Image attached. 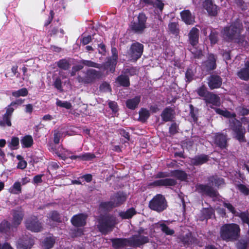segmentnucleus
<instances>
[{
    "label": "nucleus",
    "mask_w": 249,
    "mask_h": 249,
    "mask_svg": "<svg viewBox=\"0 0 249 249\" xmlns=\"http://www.w3.org/2000/svg\"><path fill=\"white\" fill-rule=\"evenodd\" d=\"M215 111L219 114L230 118V126L233 132L234 137L240 142H245L246 130L242 127L241 122L235 118V114L219 108H215Z\"/></svg>",
    "instance_id": "f257e3e1"
},
{
    "label": "nucleus",
    "mask_w": 249,
    "mask_h": 249,
    "mask_svg": "<svg viewBox=\"0 0 249 249\" xmlns=\"http://www.w3.org/2000/svg\"><path fill=\"white\" fill-rule=\"evenodd\" d=\"M27 165V162L23 160H20V161H19L18 165L17 168L20 169H25Z\"/></svg>",
    "instance_id": "bf43d9fd"
},
{
    "label": "nucleus",
    "mask_w": 249,
    "mask_h": 249,
    "mask_svg": "<svg viewBox=\"0 0 249 249\" xmlns=\"http://www.w3.org/2000/svg\"><path fill=\"white\" fill-rule=\"evenodd\" d=\"M100 89L103 91H110L109 85L107 83H103L100 87Z\"/></svg>",
    "instance_id": "0e129e2a"
},
{
    "label": "nucleus",
    "mask_w": 249,
    "mask_h": 249,
    "mask_svg": "<svg viewBox=\"0 0 249 249\" xmlns=\"http://www.w3.org/2000/svg\"><path fill=\"white\" fill-rule=\"evenodd\" d=\"M223 205L225 207L227 208L228 210L234 215L236 214L237 212H236L234 208L231 204L228 202H224L223 203Z\"/></svg>",
    "instance_id": "864d4df0"
},
{
    "label": "nucleus",
    "mask_w": 249,
    "mask_h": 249,
    "mask_svg": "<svg viewBox=\"0 0 249 249\" xmlns=\"http://www.w3.org/2000/svg\"><path fill=\"white\" fill-rule=\"evenodd\" d=\"M169 31L173 34L177 35L178 33V25L176 22H172L169 24Z\"/></svg>",
    "instance_id": "09e8293b"
},
{
    "label": "nucleus",
    "mask_w": 249,
    "mask_h": 249,
    "mask_svg": "<svg viewBox=\"0 0 249 249\" xmlns=\"http://www.w3.org/2000/svg\"><path fill=\"white\" fill-rule=\"evenodd\" d=\"M179 239L184 245H191L196 242L195 238L192 236V233L190 232L180 236Z\"/></svg>",
    "instance_id": "bb28decb"
},
{
    "label": "nucleus",
    "mask_w": 249,
    "mask_h": 249,
    "mask_svg": "<svg viewBox=\"0 0 249 249\" xmlns=\"http://www.w3.org/2000/svg\"><path fill=\"white\" fill-rule=\"evenodd\" d=\"M210 40L212 44H215L217 41V34L213 32H212L210 35Z\"/></svg>",
    "instance_id": "4d7b16f0"
},
{
    "label": "nucleus",
    "mask_w": 249,
    "mask_h": 249,
    "mask_svg": "<svg viewBox=\"0 0 249 249\" xmlns=\"http://www.w3.org/2000/svg\"><path fill=\"white\" fill-rule=\"evenodd\" d=\"M34 244L33 239L28 236L20 239L17 244L18 249H30Z\"/></svg>",
    "instance_id": "4468645a"
},
{
    "label": "nucleus",
    "mask_w": 249,
    "mask_h": 249,
    "mask_svg": "<svg viewBox=\"0 0 249 249\" xmlns=\"http://www.w3.org/2000/svg\"><path fill=\"white\" fill-rule=\"evenodd\" d=\"M21 184L18 181L15 182L13 185L9 189V192L14 194H18L21 193Z\"/></svg>",
    "instance_id": "c9c22d12"
},
{
    "label": "nucleus",
    "mask_w": 249,
    "mask_h": 249,
    "mask_svg": "<svg viewBox=\"0 0 249 249\" xmlns=\"http://www.w3.org/2000/svg\"><path fill=\"white\" fill-rule=\"evenodd\" d=\"M173 177L181 181L186 180L187 178V174L183 171L175 170L170 172H160L157 174L158 178H166Z\"/></svg>",
    "instance_id": "6e6552de"
},
{
    "label": "nucleus",
    "mask_w": 249,
    "mask_h": 249,
    "mask_svg": "<svg viewBox=\"0 0 249 249\" xmlns=\"http://www.w3.org/2000/svg\"><path fill=\"white\" fill-rule=\"evenodd\" d=\"M149 207L154 211L160 212L166 208L167 203L164 197L161 195L158 194L149 202Z\"/></svg>",
    "instance_id": "0eeeda50"
},
{
    "label": "nucleus",
    "mask_w": 249,
    "mask_h": 249,
    "mask_svg": "<svg viewBox=\"0 0 249 249\" xmlns=\"http://www.w3.org/2000/svg\"><path fill=\"white\" fill-rule=\"evenodd\" d=\"M240 232V228L236 224H229L223 225L220 230L221 238L226 241L236 240Z\"/></svg>",
    "instance_id": "20e7f679"
},
{
    "label": "nucleus",
    "mask_w": 249,
    "mask_h": 249,
    "mask_svg": "<svg viewBox=\"0 0 249 249\" xmlns=\"http://www.w3.org/2000/svg\"><path fill=\"white\" fill-rule=\"evenodd\" d=\"M86 215L84 214L75 215L71 218V222L75 227L83 226L86 224Z\"/></svg>",
    "instance_id": "412c9836"
},
{
    "label": "nucleus",
    "mask_w": 249,
    "mask_h": 249,
    "mask_svg": "<svg viewBox=\"0 0 249 249\" xmlns=\"http://www.w3.org/2000/svg\"><path fill=\"white\" fill-rule=\"evenodd\" d=\"M14 110V108L11 107H7L5 113L3 115L2 119L0 120V126H11V117Z\"/></svg>",
    "instance_id": "ddd939ff"
},
{
    "label": "nucleus",
    "mask_w": 249,
    "mask_h": 249,
    "mask_svg": "<svg viewBox=\"0 0 249 249\" xmlns=\"http://www.w3.org/2000/svg\"><path fill=\"white\" fill-rule=\"evenodd\" d=\"M161 116L164 121H170L172 119L173 110L171 108H166L163 111Z\"/></svg>",
    "instance_id": "2f4dec72"
},
{
    "label": "nucleus",
    "mask_w": 249,
    "mask_h": 249,
    "mask_svg": "<svg viewBox=\"0 0 249 249\" xmlns=\"http://www.w3.org/2000/svg\"><path fill=\"white\" fill-rule=\"evenodd\" d=\"M236 111L242 115L248 114L249 113V110L247 109L241 107L236 108Z\"/></svg>",
    "instance_id": "680f3d73"
},
{
    "label": "nucleus",
    "mask_w": 249,
    "mask_h": 249,
    "mask_svg": "<svg viewBox=\"0 0 249 249\" xmlns=\"http://www.w3.org/2000/svg\"><path fill=\"white\" fill-rule=\"evenodd\" d=\"M112 56L111 61L109 62L112 65V67L110 69V71L113 72L115 70L114 66L117 63V59L118 58L117 50L115 48H112L111 49Z\"/></svg>",
    "instance_id": "473e14b6"
},
{
    "label": "nucleus",
    "mask_w": 249,
    "mask_h": 249,
    "mask_svg": "<svg viewBox=\"0 0 249 249\" xmlns=\"http://www.w3.org/2000/svg\"><path fill=\"white\" fill-rule=\"evenodd\" d=\"M208 160V156L205 155L196 157L192 160V163L196 165H200L206 162Z\"/></svg>",
    "instance_id": "7c9ffc66"
},
{
    "label": "nucleus",
    "mask_w": 249,
    "mask_h": 249,
    "mask_svg": "<svg viewBox=\"0 0 249 249\" xmlns=\"http://www.w3.org/2000/svg\"><path fill=\"white\" fill-rule=\"evenodd\" d=\"M108 106L113 112H116L117 111V105L116 102L110 101Z\"/></svg>",
    "instance_id": "69168bd1"
},
{
    "label": "nucleus",
    "mask_w": 249,
    "mask_h": 249,
    "mask_svg": "<svg viewBox=\"0 0 249 249\" xmlns=\"http://www.w3.org/2000/svg\"><path fill=\"white\" fill-rule=\"evenodd\" d=\"M55 243V239L53 237L46 238L43 242L44 249H50L52 248Z\"/></svg>",
    "instance_id": "f704fd0d"
},
{
    "label": "nucleus",
    "mask_w": 249,
    "mask_h": 249,
    "mask_svg": "<svg viewBox=\"0 0 249 249\" xmlns=\"http://www.w3.org/2000/svg\"><path fill=\"white\" fill-rule=\"evenodd\" d=\"M23 217V213L21 211H15L13 212L12 223L14 226L18 225L21 222Z\"/></svg>",
    "instance_id": "c85d7f7f"
},
{
    "label": "nucleus",
    "mask_w": 249,
    "mask_h": 249,
    "mask_svg": "<svg viewBox=\"0 0 249 249\" xmlns=\"http://www.w3.org/2000/svg\"><path fill=\"white\" fill-rule=\"evenodd\" d=\"M242 26L239 21L232 24L229 27H226L223 31L224 37L228 40H235L241 46L246 47L248 44L244 41V37L240 36Z\"/></svg>",
    "instance_id": "7ed1b4c3"
},
{
    "label": "nucleus",
    "mask_w": 249,
    "mask_h": 249,
    "mask_svg": "<svg viewBox=\"0 0 249 249\" xmlns=\"http://www.w3.org/2000/svg\"><path fill=\"white\" fill-rule=\"evenodd\" d=\"M149 116L148 110L142 108L139 111V119L142 122L146 121Z\"/></svg>",
    "instance_id": "a19ab883"
},
{
    "label": "nucleus",
    "mask_w": 249,
    "mask_h": 249,
    "mask_svg": "<svg viewBox=\"0 0 249 249\" xmlns=\"http://www.w3.org/2000/svg\"><path fill=\"white\" fill-rule=\"evenodd\" d=\"M56 104L57 106L65 108L66 109H70L71 107V105L70 102L67 101H63L57 99Z\"/></svg>",
    "instance_id": "a18cd8bd"
},
{
    "label": "nucleus",
    "mask_w": 249,
    "mask_h": 249,
    "mask_svg": "<svg viewBox=\"0 0 249 249\" xmlns=\"http://www.w3.org/2000/svg\"><path fill=\"white\" fill-rule=\"evenodd\" d=\"M157 177V175H156ZM163 178L157 180L151 183V185L154 186H173L176 184V181L173 178Z\"/></svg>",
    "instance_id": "2eb2a0df"
},
{
    "label": "nucleus",
    "mask_w": 249,
    "mask_h": 249,
    "mask_svg": "<svg viewBox=\"0 0 249 249\" xmlns=\"http://www.w3.org/2000/svg\"><path fill=\"white\" fill-rule=\"evenodd\" d=\"M180 16L182 20L186 24H193L195 22V17L192 16L188 10H185L181 12Z\"/></svg>",
    "instance_id": "5701e85b"
},
{
    "label": "nucleus",
    "mask_w": 249,
    "mask_h": 249,
    "mask_svg": "<svg viewBox=\"0 0 249 249\" xmlns=\"http://www.w3.org/2000/svg\"><path fill=\"white\" fill-rule=\"evenodd\" d=\"M54 86L57 89L62 90V82L59 78L56 79L54 82Z\"/></svg>",
    "instance_id": "13d9d810"
},
{
    "label": "nucleus",
    "mask_w": 249,
    "mask_h": 249,
    "mask_svg": "<svg viewBox=\"0 0 249 249\" xmlns=\"http://www.w3.org/2000/svg\"><path fill=\"white\" fill-rule=\"evenodd\" d=\"M202 66L207 71L213 70L216 68V57L213 54L209 55L208 59L205 61Z\"/></svg>",
    "instance_id": "f3484780"
},
{
    "label": "nucleus",
    "mask_w": 249,
    "mask_h": 249,
    "mask_svg": "<svg viewBox=\"0 0 249 249\" xmlns=\"http://www.w3.org/2000/svg\"><path fill=\"white\" fill-rule=\"evenodd\" d=\"M189 42L193 46H196L198 42L199 30L193 27L188 34Z\"/></svg>",
    "instance_id": "dca6fc26"
},
{
    "label": "nucleus",
    "mask_w": 249,
    "mask_h": 249,
    "mask_svg": "<svg viewBox=\"0 0 249 249\" xmlns=\"http://www.w3.org/2000/svg\"><path fill=\"white\" fill-rule=\"evenodd\" d=\"M28 93V90L26 88H22L18 90L12 92V95L15 97H18L20 96H26Z\"/></svg>",
    "instance_id": "ea45409f"
},
{
    "label": "nucleus",
    "mask_w": 249,
    "mask_h": 249,
    "mask_svg": "<svg viewBox=\"0 0 249 249\" xmlns=\"http://www.w3.org/2000/svg\"><path fill=\"white\" fill-rule=\"evenodd\" d=\"M100 76L99 72L94 69L89 70L85 78L79 76L77 78L79 82L90 83Z\"/></svg>",
    "instance_id": "9b49d317"
},
{
    "label": "nucleus",
    "mask_w": 249,
    "mask_h": 249,
    "mask_svg": "<svg viewBox=\"0 0 249 249\" xmlns=\"http://www.w3.org/2000/svg\"><path fill=\"white\" fill-rule=\"evenodd\" d=\"M196 92L200 96L203 98L204 100L205 99L207 95L210 93L206 90V87H204V86H202L201 87L197 89L196 90Z\"/></svg>",
    "instance_id": "37998d69"
},
{
    "label": "nucleus",
    "mask_w": 249,
    "mask_h": 249,
    "mask_svg": "<svg viewBox=\"0 0 249 249\" xmlns=\"http://www.w3.org/2000/svg\"><path fill=\"white\" fill-rule=\"evenodd\" d=\"M203 7L210 15L215 16L217 13V7L213 4V0H205Z\"/></svg>",
    "instance_id": "a211bd4d"
},
{
    "label": "nucleus",
    "mask_w": 249,
    "mask_h": 249,
    "mask_svg": "<svg viewBox=\"0 0 249 249\" xmlns=\"http://www.w3.org/2000/svg\"><path fill=\"white\" fill-rule=\"evenodd\" d=\"M235 216H238L242 219L244 223L249 225V214L248 212L239 213L237 212Z\"/></svg>",
    "instance_id": "58836bf2"
},
{
    "label": "nucleus",
    "mask_w": 249,
    "mask_h": 249,
    "mask_svg": "<svg viewBox=\"0 0 249 249\" xmlns=\"http://www.w3.org/2000/svg\"><path fill=\"white\" fill-rule=\"evenodd\" d=\"M159 227L161 229V230L167 235H171L174 233V230L169 229L164 223H161L159 224Z\"/></svg>",
    "instance_id": "c03bdc74"
},
{
    "label": "nucleus",
    "mask_w": 249,
    "mask_h": 249,
    "mask_svg": "<svg viewBox=\"0 0 249 249\" xmlns=\"http://www.w3.org/2000/svg\"><path fill=\"white\" fill-rule=\"evenodd\" d=\"M62 136V134L59 131H55L54 133L53 142L57 144L59 142L60 139Z\"/></svg>",
    "instance_id": "6e6d98bb"
},
{
    "label": "nucleus",
    "mask_w": 249,
    "mask_h": 249,
    "mask_svg": "<svg viewBox=\"0 0 249 249\" xmlns=\"http://www.w3.org/2000/svg\"><path fill=\"white\" fill-rule=\"evenodd\" d=\"M185 76L187 79V81L190 82L192 80L194 76V72L191 69H187L186 73Z\"/></svg>",
    "instance_id": "5fc2aeb1"
},
{
    "label": "nucleus",
    "mask_w": 249,
    "mask_h": 249,
    "mask_svg": "<svg viewBox=\"0 0 249 249\" xmlns=\"http://www.w3.org/2000/svg\"><path fill=\"white\" fill-rule=\"evenodd\" d=\"M23 100H18L15 102H12L11 104L8 107H11L14 108V109L17 107V105H19L23 103Z\"/></svg>",
    "instance_id": "338daca9"
},
{
    "label": "nucleus",
    "mask_w": 249,
    "mask_h": 249,
    "mask_svg": "<svg viewBox=\"0 0 249 249\" xmlns=\"http://www.w3.org/2000/svg\"><path fill=\"white\" fill-rule=\"evenodd\" d=\"M10 230V226L8 222L2 221L0 225V232L1 233H7Z\"/></svg>",
    "instance_id": "79ce46f5"
},
{
    "label": "nucleus",
    "mask_w": 249,
    "mask_h": 249,
    "mask_svg": "<svg viewBox=\"0 0 249 249\" xmlns=\"http://www.w3.org/2000/svg\"><path fill=\"white\" fill-rule=\"evenodd\" d=\"M80 159L84 160H90L95 158L94 154L91 153H86L78 157Z\"/></svg>",
    "instance_id": "49530a36"
},
{
    "label": "nucleus",
    "mask_w": 249,
    "mask_h": 249,
    "mask_svg": "<svg viewBox=\"0 0 249 249\" xmlns=\"http://www.w3.org/2000/svg\"><path fill=\"white\" fill-rule=\"evenodd\" d=\"M238 77L244 80L249 79V61H247L245 64V68L241 69L237 73Z\"/></svg>",
    "instance_id": "393cba45"
},
{
    "label": "nucleus",
    "mask_w": 249,
    "mask_h": 249,
    "mask_svg": "<svg viewBox=\"0 0 249 249\" xmlns=\"http://www.w3.org/2000/svg\"><path fill=\"white\" fill-rule=\"evenodd\" d=\"M57 65L59 68L67 70L70 68V65L67 61L62 59L57 62Z\"/></svg>",
    "instance_id": "de8ad7c7"
},
{
    "label": "nucleus",
    "mask_w": 249,
    "mask_h": 249,
    "mask_svg": "<svg viewBox=\"0 0 249 249\" xmlns=\"http://www.w3.org/2000/svg\"><path fill=\"white\" fill-rule=\"evenodd\" d=\"M91 40V36H84L82 39L81 42L84 45H85L89 43Z\"/></svg>",
    "instance_id": "e2e57ef3"
},
{
    "label": "nucleus",
    "mask_w": 249,
    "mask_h": 249,
    "mask_svg": "<svg viewBox=\"0 0 249 249\" xmlns=\"http://www.w3.org/2000/svg\"><path fill=\"white\" fill-rule=\"evenodd\" d=\"M144 230L140 229L138 235L133 236L129 239L124 238H115L111 239L112 246L115 249L123 248L125 246L138 247L148 241L147 237L142 236Z\"/></svg>",
    "instance_id": "f03ea898"
},
{
    "label": "nucleus",
    "mask_w": 249,
    "mask_h": 249,
    "mask_svg": "<svg viewBox=\"0 0 249 249\" xmlns=\"http://www.w3.org/2000/svg\"><path fill=\"white\" fill-rule=\"evenodd\" d=\"M141 101V97L137 96L132 99H130L126 101V107L131 109H134L137 107Z\"/></svg>",
    "instance_id": "cd10ccee"
},
{
    "label": "nucleus",
    "mask_w": 249,
    "mask_h": 249,
    "mask_svg": "<svg viewBox=\"0 0 249 249\" xmlns=\"http://www.w3.org/2000/svg\"><path fill=\"white\" fill-rule=\"evenodd\" d=\"M117 223L118 221L115 216L110 215H102L98 219L97 227L101 232L106 234L111 231Z\"/></svg>",
    "instance_id": "39448f33"
},
{
    "label": "nucleus",
    "mask_w": 249,
    "mask_h": 249,
    "mask_svg": "<svg viewBox=\"0 0 249 249\" xmlns=\"http://www.w3.org/2000/svg\"><path fill=\"white\" fill-rule=\"evenodd\" d=\"M238 189L244 195H247L249 194V189L245 185L240 184L237 186Z\"/></svg>",
    "instance_id": "603ef678"
},
{
    "label": "nucleus",
    "mask_w": 249,
    "mask_h": 249,
    "mask_svg": "<svg viewBox=\"0 0 249 249\" xmlns=\"http://www.w3.org/2000/svg\"><path fill=\"white\" fill-rule=\"evenodd\" d=\"M25 111L26 113H31L33 110V106L32 104H29L25 106Z\"/></svg>",
    "instance_id": "774afa93"
},
{
    "label": "nucleus",
    "mask_w": 249,
    "mask_h": 249,
    "mask_svg": "<svg viewBox=\"0 0 249 249\" xmlns=\"http://www.w3.org/2000/svg\"><path fill=\"white\" fill-rule=\"evenodd\" d=\"M119 83L124 87H128L129 85V78L127 76L120 75L117 79Z\"/></svg>",
    "instance_id": "4c0bfd02"
},
{
    "label": "nucleus",
    "mask_w": 249,
    "mask_h": 249,
    "mask_svg": "<svg viewBox=\"0 0 249 249\" xmlns=\"http://www.w3.org/2000/svg\"><path fill=\"white\" fill-rule=\"evenodd\" d=\"M142 52L143 45L142 44L136 42L132 44L130 51L131 59L137 60L141 56Z\"/></svg>",
    "instance_id": "f8f14e48"
},
{
    "label": "nucleus",
    "mask_w": 249,
    "mask_h": 249,
    "mask_svg": "<svg viewBox=\"0 0 249 249\" xmlns=\"http://www.w3.org/2000/svg\"><path fill=\"white\" fill-rule=\"evenodd\" d=\"M214 142L221 148H225L227 144V137L222 134L214 135Z\"/></svg>",
    "instance_id": "b1692460"
},
{
    "label": "nucleus",
    "mask_w": 249,
    "mask_h": 249,
    "mask_svg": "<svg viewBox=\"0 0 249 249\" xmlns=\"http://www.w3.org/2000/svg\"><path fill=\"white\" fill-rule=\"evenodd\" d=\"M221 84L222 79L218 76L212 75L208 79V85L212 89L219 88Z\"/></svg>",
    "instance_id": "4be33fe9"
},
{
    "label": "nucleus",
    "mask_w": 249,
    "mask_h": 249,
    "mask_svg": "<svg viewBox=\"0 0 249 249\" xmlns=\"http://www.w3.org/2000/svg\"><path fill=\"white\" fill-rule=\"evenodd\" d=\"M49 217L53 221H55L57 222L61 221L60 215L56 212H52L50 214Z\"/></svg>",
    "instance_id": "3c124183"
},
{
    "label": "nucleus",
    "mask_w": 249,
    "mask_h": 249,
    "mask_svg": "<svg viewBox=\"0 0 249 249\" xmlns=\"http://www.w3.org/2000/svg\"><path fill=\"white\" fill-rule=\"evenodd\" d=\"M147 18L143 13H140L138 17V21L132 23L131 29L137 33H142L146 28V21Z\"/></svg>",
    "instance_id": "1a4fd4ad"
},
{
    "label": "nucleus",
    "mask_w": 249,
    "mask_h": 249,
    "mask_svg": "<svg viewBox=\"0 0 249 249\" xmlns=\"http://www.w3.org/2000/svg\"><path fill=\"white\" fill-rule=\"evenodd\" d=\"M25 226L28 230L34 232H38L42 228L41 223L36 216L28 218L25 221Z\"/></svg>",
    "instance_id": "9d476101"
},
{
    "label": "nucleus",
    "mask_w": 249,
    "mask_h": 249,
    "mask_svg": "<svg viewBox=\"0 0 249 249\" xmlns=\"http://www.w3.org/2000/svg\"><path fill=\"white\" fill-rule=\"evenodd\" d=\"M53 17H54V13H53V11L51 10L50 12V16H49L48 19L45 21V22L44 23L45 26H47L51 23V22H52V21L53 18Z\"/></svg>",
    "instance_id": "052dcab7"
},
{
    "label": "nucleus",
    "mask_w": 249,
    "mask_h": 249,
    "mask_svg": "<svg viewBox=\"0 0 249 249\" xmlns=\"http://www.w3.org/2000/svg\"><path fill=\"white\" fill-rule=\"evenodd\" d=\"M208 107L212 108V106H219L220 105L219 98L215 94L209 93L204 100Z\"/></svg>",
    "instance_id": "aec40b11"
},
{
    "label": "nucleus",
    "mask_w": 249,
    "mask_h": 249,
    "mask_svg": "<svg viewBox=\"0 0 249 249\" xmlns=\"http://www.w3.org/2000/svg\"><path fill=\"white\" fill-rule=\"evenodd\" d=\"M19 140L18 137H13L9 143V147L11 149L15 150L18 148Z\"/></svg>",
    "instance_id": "e433bc0d"
},
{
    "label": "nucleus",
    "mask_w": 249,
    "mask_h": 249,
    "mask_svg": "<svg viewBox=\"0 0 249 249\" xmlns=\"http://www.w3.org/2000/svg\"><path fill=\"white\" fill-rule=\"evenodd\" d=\"M196 188L198 192L209 196L211 197H214L217 196V192L209 186L199 185L197 186Z\"/></svg>",
    "instance_id": "6ab92c4d"
},
{
    "label": "nucleus",
    "mask_w": 249,
    "mask_h": 249,
    "mask_svg": "<svg viewBox=\"0 0 249 249\" xmlns=\"http://www.w3.org/2000/svg\"><path fill=\"white\" fill-rule=\"evenodd\" d=\"M55 153L58 157L63 160H65L69 158L70 154H71L70 151L64 149L63 147H59L58 149L55 151Z\"/></svg>",
    "instance_id": "c756f323"
},
{
    "label": "nucleus",
    "mask_w": 249,
    "mask_h": 249,
    "mask_svg": "<svg viewBox=\"0 0 249 249\" xmlns=\"http://www.w3.org/2000/svg\"><path fill=\"white\" fill-rule=\"evenodd\" d=\"M82 64L88 67L100 68V65L89 60H83L81 61Z\"/></svg>",
    "instance_id": "8fccbe9b"
},
{
    "label": "nucleus",
    "mask_w": 249,
    "mask_h": 249,
    "mask_svg": "<svg viewBox=\"0 0 249 249\" xmlns=\"http://www.w3.org/2000/svg\"><path fill=\"white\" fill-rule=\"evenodd\" d=\"M136 213L133 208H130L126 212H121L119 213V215L123 219H129L131 218Z\"/></svg>",
    "instance_id": "72a5a7b5"
},
{
    "label": "nucleus",
    "mask_w": 249,
    "mask_h": 249,
    "mask_svg": "<svg viewBox=\"0 0 249 249\" xmlns=\"http://www.w3.org/2000/svg\"><path fill=\"white\" fill-rule=\"evenodd\" d=\"M20 143L22 148H30L34 143L33 138L31 135H25L21 138Z\"/></svg>",
    "instance_id": "a878e982"
},
{
    "label": "nucleus",
    "mask_w": 249,
    "mask_h": 249,
    "mask_svg": "<svg viewBox=\"0 0 249 249\" xmlns=\"http://www.w3.org/2000/svg\"><path fill=\"white\" fill-rule=\"evenodd\" d=\"M126 199V196L123 193H118L114 195L110 201L102 202L100 208L102 210H108L117 207L124 202Z\"/></svg>",
    "instance_id": "423d86ee"
}]
</instances>
